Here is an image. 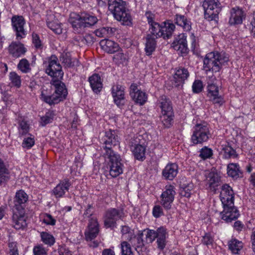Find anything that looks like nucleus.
Wrapping results in <instances>:
<instances>
[{"label":"nucleus","mask_w":255,"mask_h":255,"mask_svg":"<svg viewBox=\"0 0 255 255\" xmlns=\"http://www.w3.org/2000/svg\"><path fill=\"white\" fill-rule=\"evenodd\" d=\"M119 142L118 136L115 130H109L106 132L104 138L106 151L107 150L108 147H110L111 149L112 146L117 145L119 144Z\"/></svg>","instance_id":"nucleus-30"},{"label":"nucleus","mask_w":255,"mask_h":255,"mask_svg":"<svg viewBox=\"0 0 255 255\" xmlns=\"http://www.w3.org/2000/svg\"><path fill=\"white\" fill-rule=\"evenodd\" d=\"M69 22L72 25L74 30L77 32H80L79 29L83 28L82 14L79 15L77 13H71L69 18Z\"/></svg>","instance_id":"nucleus-34"},{"label":"nucleus","mask_w":255,"mask_h":255,"mask_svg":"<svg viewBox=\"0 0 255 255\" xmlns=\"http://www.w3.org/2000/svg\"><path fill=\"white\" fill-rule=\"evenodd\" d=\"M229 61V56L225 52H211L206 55L203 61V67L207 71L219 72Z\"/></svg>","instance_id":"nucleus-2"},{"label":"nucleus","mask_w":255,"mask_h":255,"mask_svg":"<svg viewBox=\"0 0 255 255\" xmlns=\"http://www.w3.org/2000/svg\"><path fill=\"white\" fill-rule=\"evenodd\" d=\"M46 73L53 78V80L61 79L63 76L62 67L55 56H52L48 61V65L45 70Z\"/></svg>","instance_id":"nucleus-12"},{"label":"nucleus","mask_w":255,"mask_h":255,"mask_svg":"<svg viewBox=\"0 0 255 255\" xmlns=\"http://www.w3.org/2000/svg\"><path fill=\"white\" fill-rule=\"evenodd\" d=\"M112 29L110 27H102L95 31L96 36L100 37H108L111 34Z\"/></svg>","instance_id":"nucleus-53"},{"label":"nucleus","mask_w":255,"mask_h":255,"mask_svg":"<svg viewBox=\"0 0 255 255\" xmlns=\"http://www.w3.org/2000/svg\"><path fill=\"white\" fill-rule=\"evenodd\" d=\"M156 45V42L154 37H151V35L148 34L146 36V41L145 43V51L146 54L148 56L151 55L155 50Z\"/></svg>","instance_id":"nucleus-40"},{"label":"nucleus","mask_w":255,"mask_h":255,"mask_svg":"<svg viewBox=\"0 0 255 255\" xmlns=\"http://www.w3.org/2000/svg\"><path fill=\"white\" fill-rule=\"evenodd\" d=\"M83 28L90 27L95 25L98 21L96 16L88 13L82 14Z\"/></svg>","instance_id":"nucleus-43"},{"label":"nucleus","mask_w":255,"mask_h":255,"mask_svg":"<svg viewBox=\"0 0 255 255\" xmlns=\"http://www.w3.org/2000/svg\"><path fill=\"white\" fill-rule=\"evenodd\" d=\"M43 222L47 225L54 226L56 220L50 214L46 213L43 215Z\"/></svg>","instance_id":"nucleus-60"},{"label":"nucleus","mask_w":255,"mask_h":255,"mask_svg":"<svg viewBox=\"0 0 255 255\" xmlns=\"http://www.w3.org/2000/svg\"><path fill=\"white\" fill-rule=\"evenodd\" d=\"M16 121L18 137L25 136L29 133L30 127L29 122L22 117H18Z\"/></svg>","instance_id":"nucleus-25"},{"label":"nucleus","mask_w":255,"mask_h":255,"mask_svg":"<svg viewBox=\"0 0 255 255\" xmlns=\"http://www.w3.org/2000/svg\"><path fill=\"white\" fill-rule=\"evenodd\" d=\"M235 194L232 188L228 184L222 185L220 194V200L223 206L234 204Z\"/></svg>","instance_id":"nucleus-15"},{"label":"nucleus","mask_w":255,"mask_h":255,"mask_svg":"<svg viewBox=\"0 0 255 255\" xmlns=\"http://www.w3.org/2000/svg\"><path fill=\"white\" fill-rule=\"evenodd\" d=\"M143 236V232H139L137 236H135L134 234L133 238L128 241L130 244L134 247L139 255H143L142 251L145 249L142 239Z\"/></svg>","instance_id":"nucleus-26"},{"label":"nucleus","mask_w":255,"mask_h":255,"mask_svg":"<svg viewBox=\"0 0 255 255\" xmlns=\"http://www.w3.org/2000/svg\"><path fill=\"white\" fill-rule=\"evenodd\" d=\"M175 26L170 20H166L162 24V37L164 39L169 38L175 30Z\"/></svg>","instance_id":"nucleus-38"},{"label":"nucleus","mask_w":255,"mask_h":255,"mask_svg":"<svg viewBox=\"0 0 255 255\" xmlns=\"http://www.w3.org/2000/svg\"><path fill=\"white\" fill-rule=\"evenodd\" d=\"M220 155L224 159L237 158L239 155L229 142H225L221 146Z\"/></svg>","instance_id":"nucleus-24"},{"label":"nucleus","mask_w":255,"mask_h":255,"mask_svg":"<svg viewBox=\"0 0 255 255\" xmlns=\"http://www.w3.org/2000/svg\"><path fill=\"white\" fill-rule=\"evenodd\" d=\"M178 172V167L176 164H168L162 170V175L166 179L172 180L176 176Z\"/></svg>","instance_id":"nucleus-32"},{"label":"nucleus","mask_w":255,"mask_h":255,"mask_svg":"<svg viewBox=\"0 0 255 255\" xmlns=\"http://www.w3.org/2000/svg\"><path fill=\"white\" fill-rule=\"evenodd\" d=\"M213 154V150L211 148L204 146L200 150L199 156L203 160H205L211 158Z\"/></svg>","instance_id":"nucleus-52"},{"label":"nucleus","mask_w":255,"mask_h":255,"mask_svg":"<svg viewBox=\"0 0 255 255\" xmlns=\"http://www.w3.org/2000/svg\"><path fill=\"white\" fill-rule=\"evenodd\" d=\"M192 91L194 93H199L203 89L202 82L200 80H195L192 84Z\"/></svg>","instance_id":"nucleus-58"},{"label":"nucleus","mask_w":255,"mask_h":255,"mask_svg":"<svg viewBox=\"0 0 255 255\" xmlns=\"http://www.w3.org/2000/svg\"><path fill=\"white\" fill-rule=\"evenodd\" d=\"M210 135L209 128L206 123L197 124L193 128L191 139L193 144H200L206 142Z\"/></svg>","instance_id":"nucleus-6"},{"label":"nucleus","mask_w":255,"mask_h":255,"mask_svg":"<svg viewBox=\"0 0 255 255\" xmlns=\"http://www.w3.org/2000/svg\"><path fill=\"white\" fill-rule=\"evenodd\" d=\"M40 237L41 241L45 245L49 246H52L55 243V239L52 235L51 234L46 232H42L40 233Z\"/></svg>","instance_id":"nucleus-47"},{"label":"nucleus","mask_w":255,"mask_h":255,"mask_svg":"<svg viewBox=\"0 0 255 255\" xmlns=\"http://www.w3.org/2000/svg\"><path fill=\"white\" fill-rule=\"evenodd\" d=\"M70 186L69 180L67 179H64L53 189L52 192L56 198H61L68 191Z\"/></svg>","instance_id":"nucleus-27"},{"label":"nucleus","mask_w":255,"mask_h":255,"mask_svg":"<svg viewBox=\"0 0 255 255\" xmlns=\"http://www.w3.org/2000/svg\"><path fill=\"white\" fill-rule=\"evenodd\" d=\"M100 44L105 51L109 53H114L118 51L120 49L119 44L114 41L109 39H103Z\"/></svg>","instance_id":"nucleus-33"},{"label":"nucleus","mask_w":255,"mask_h":255,"mask_svg":"<svg viewBox=\"0 0 255 255\" xmlns=\"http://www.w3.org/2000/svg\"><path fill=\"white\" fill-rule=\"evenodd\" d=\"M108 9L118 21L125 25L132 24V17L126 1L123 0H109Z\"/></svg>","instance_id":"nucleus-1"},{"label":"nucleus","mask_w":255,"mask_h":255,"mask_svg":"<svg viewBox=\"0 0 255 255\" xmlns=\"http://www.w3.org/2000/svg\"><path fill=\"white\" fill-rule=\"evenodd\" d=\"M28 217L26 211L13 210L11 225L16 230H25L27 227Z\"/></svg>","instance_id":"nucleus-10"},{"label":"nucleus","mask_w":255,"mask_h":255,"mask_svg":"<svg viewBox=\"0 0 255 255\" xmlns=\"http://www.w3.org/2000/svg\"><path fill=\"white\" fill-rule=\"evenodd\" d=\"M8 50L9 53L15 58L21 56L26 52V49L24 45L20 42H12L9 45Z\"/></svg>","instance_id":"nucleus-28"},{"label":"nucleus","mask_w":255,"mask_h":255,"mask_svg":"<svg viewBox=\"0 0 255 255\" xmlns=\"http://www.w3.org/2000/svg\"><path fill=\"white\" fill-rule=\"evenodd\" d=\"M9 79L12 85L16 87H19L21 85L20 77L15 72H10L9 74Z\"/></svg>","instance_id":"nucleus-54"},{"label":"nucleus","mask_w":255,"mask_h":255,"mask_svg":"<svg viewBox=\"0 0 255 255\" xmlns=\"http://www.w3.org/2000/svg\"><path fill=\"white\" fill-rule=\"evenodd\" d=\"M149 30L150 33L149 34L151 35V37H155L157 38L163 36V33L161 32L162 25H160L158 22L154 23L153 25L150 26Z\"/></svg>","instance_id":"nucleus-45"},{"label":"nucleus","mask_w":255,"mask_h":255,"mask_svg":"<svg viewBox=\"0 0 255 255\" xmlns=\"http://www.w3.org/2000/svg\"><path fill=\"white\" fill-rule=\"evenodd\" d=\"M9 179V171L3 160L0 158V185L5 183Z\"/></svg>","instance_id":"nucleus-42"},{"label":"nucleus","mask_w":255,"mask_h":255,"mask_svg":"<svg viewBox=\"0 0 255 255\" xmlns=\"http://www.w3.org/2000/svg\"><path fill=\"white\" fill-rule=\"evenodd\" d=\"M89 82L93 91L95 93H99L103 87L101 77L98 74H94L89 78Z\"/></svg>","instance_id":"nucleus-35"},{"label":"nucleus","mask_w":255,"mask_h":255,"mask_svg":"<svg viewBox=\"0 0 255 255\" xmlns=\"http://www.w3.org/2000/svg\"><path fill=\"white\" fill-rule=\"evenodd\" d=\"M174 20L175 23L182 27L184 31H189L191 30V22L185 16L177 14L175 16Z\"/></svg>","instance_id":"nucleus-36"},{"label":"nucleus","mask_w":255,"mask_h":255,"mask_svg":"<svg viewBox=\"0 0 255 255\" xmlns=\"http://www.w3.org/2000/svg\"><path fill=\"white\" fill-rule=\"evenodd\" d=\"M117 52L113 57V60L117 64H123L126 62L127 57L121 50Z\"/></svg>","instance_id":"nucleus-55"},{"label":"nucleus","mask_w":255,"mask_h":255,"mask_svg":"<svg viewBox=\"0 0 255 255\" xmlns=\"http://www.w3.org/2000/svg\"><path fill=\"white\" fill-rule=\"evenodd\" d=\"M159 235L157 238L156 243L157 244V247L160 250L164 249L166 245V238L167 235V232L166 229H161L159 230Z\"/></svg>","instance_id":"nucleus-44"},{"label":"nucleus","mask_w":255,"mask_h":255,"mask_svg":"<svg viewBox=\"0 0 255 255\" xmlns=\"http://www.w3.org/2000/svg\"><path fill=\"white\" fill-rule=\"evenodd\" d=\"M203 7L204 9V17L208 21L216 20L222 10L221 4L218 0H204Z\"/></svg>","instance_id":"nucleus-7"},{"label":"nucleus","mask_w":255,"mask_h":255,"mask_svg":"<svg viewBox=\"0 0 255 255\" xmlns=\"http://www.w3.org/2000/svg\"><path fill=\"white\" fill-rule=\"evenodd\" d=\"M9 255H19L18 249L15 242H11L8 244Z\"/></svg>","instance_id":"nucleus-63"},{"label":"nucleus","mask_w":255,"mask_h":255,"mask_svg":"<svg viewBox=\"0 0 255 255\" xmlns=\"http://www.w3.org/2000/svg\"><path fill=\"white\" fill-rule=\"evenodd\" d=\"M228 175L234 179H237L243 177V172L238 163H230L227 167Z\"/></svg>","instance_id":"nucleus-31"},{"label":"nucleus","mask_w":255,"mask_h":255,"mask_svg":"<svg viewBox=\"0 0 255 255\" xmlns=\"http://www.w3.org/2000/svg\"><path fill=\"white\" fill-rule=\"evenodd\" d=\"M205 176L206 186L211 190H216V188L219 185L221 181L220 174L217 171L212 170L210 171L206 172Z\"/></svg>","instance_id":"nucleus-17"},{"label":"nucleus","mask_w":255,"mask_h":255,"mask_svg":"<svg viewBox=\"0 0 255 255\" xmlns=\"http://www.w3.org/2000/svg\"><path fill=\"white\" fill-rule=\"evenodd\" d=\"M121 232L122 233V238L123 239L129 241L133 237V231L127 226L122 227Z\"/></svg>","instance_id":"nucleus-51"},{"label":"nucleus","mask_w":255,"mask_h":255,"mask_svg":"<svg viewBox=\"0 0 255 255\" xmlns=\"http://www.w3.org/2000/svg\"><path fill=\"white\" fill-rule=\"evenodd\" d=\"M28 136L25 137L21 143V146L23 148L27 149H30L35 144L34 136L31 134L28 133Z\"/></svg>","instance_id":"nucleus-46"},{"label":"nucleus","mask_w":255,"mask_h":255,"mask_svg":"<svg viewBox=\"0 0 255 255\" xmlns=\"http://www.w3.org/2000/svg\"><path fill=\"white\" fill-rule=\"evenodd\" d=\"M126 216L123 208H110L105 213L104 217V226L107 228H114L118 220H123Z\"/></svg>","instance_id":"nucleus-8"},{"label":"nucleus","mask_w":255,"mask_h":255,"mask_svg":"<svg viewBox=\"0 0 255 255\" xmlns=\"http://www.w3.org/2000/svg\"><path fill=\"white\" fill-rule=\"evenodd\" d=\"M60 61L66 67H71L78 65V61L76 58H72L71 53L64 51L60 57Z\"/></svg>","instance_id":"nucleus-37"},{"label":"nucleus","mask_w":255,"mask_h":255,"mask_svg":"<svg viewBox=\"0 0 255 255\" xmlns=\"http://www.w3.org/2000/svg\"><path fill=\"white\" fill-rule=\"evenodd\" d=\"M60 79L52 80V84L55 87V92L51 95H48L47 91L42 90L41 99L50 105L58 104L66 99L68 92L65 84L60 81Z\"/></svg>","instance_id":"nucleus-3"},{"label":"nucleus","mask_w":255,"mask_h":255,"mask_svg":"<svg viewBox=\"0 0 255 255\" xmlns=\"http://www.w3.org/2000/svg\"><path fill=\"white\" fill-rule=\"evenodd\" d=\"M152 215L154 218H158L164 215L162 207L159 205H155L152 211Z\"/></svg>","instance_id":"nucleus-59"},{"label":"nucleus","mask_w":255,"mask_h":255,"mask_svg":"<svg viewBox=\"0 0 255 255\" xmlns=\"http://www.w3.org/2000/svg\"><path fill=\"white\" fill-rule=\"evenodd\" d=\"M112 94L115 104L118 106L124 105L125 99V88L122 85L117 84L112 88Z\"/></svg>","instance_id":"nucleus-22"},{"label":"nucleus","mask_w":255,"mask_h":255,"mask_svg":"<svg viewBox=\"0 0 255 255\" xmlns=\"http://www.w3.org/2000/svg\"><path fill=\"white\" fill-rule=\"evenodd\" d=\"M193 184H188L181 190V194L182 196L189 197L191 194V192L193 190Z\"/></svg>","instance_id":"nucleus-61"},{"label":"nucleus","mask_w":255,"mask_h":255,"mask_svg":"<svg viewBox=\"0 0 255 255\" xmlns=\"http://www.w3.org/2000/svg\"><path fill=\"white\" fill-rule=\"evenodd\" d=\"M106 154L108 155L107 169L110 175L114 178L117 177L123 173L124 164L122 163L121 158L119 154L107 147Z\"/></svg>","instance_id":"nucleus-4"},{"label":"nucleus","mask_w":255,"mask_h":255,"mask_svg":"<svg viewBox=\"0 0 255 255\" xmlns=\"http://www.w3.org/2000/svg\"><path fill=\"white\" fill-rule=\"evenodd\" d=\"M176 194L175 187L171 184L166 185L160 195V204L166 210L171 209Z\"/></svg>","instance_id":"nucleus-11"},{"label":"nucleus","mask_w":255,"mask_h":255,"mask_svg":"<svg viewBox=\"0 0 255 255\" xmlns=\"http://www.w3.org/2000/svg\"><path fill=\"white\" fill-rule=\"evenodd\" d=\"M229 249L234 254H239L243 247V243L237 239H232L228 242Z\"/></svg>","instance_id":"nucleus-41"},{"label":"nucleus","mask_w":255,"mask_h":255,"mask_svg":"<svg viewBox=\"0 0 255 255\" xmlns=\"http://www.w3.org/2000/svg\"><path fill=\"white\" fill-rule=\"evenodd\" d=\"M47 26L52 30L55 33L60 34L62 32L61 24L55 21H47Z\"/></svg>","instance_id":"nucleus-50"},{"label":"nucleus","mask_w":255,"mask_h":255,"mask_svg":"<svg viewBox=\"0 0 255 255\" xmlns=\"http://www.w3.org/2000/svg\"><path fill=\"white\" fill-rule=\"evenodd\" d=\"M190 75L189 72L185 67H179L175 69L173 76L174 81L176 83V86H179L184 83L188 79Z\"/></svg>","instance_id":"nucleus-23"},{"label":"nucleus","mask_w":255,"mask_h":255,"mask_svg":"<svg viewBox=\"0 0 255 255\" xmlns=\"http://www.w3.org/2000/svg\"><path fill=\"white\" fill-rule=\"evenodd\" d=\"M186 38L187 35L185 33L179 34L172 43L174 49L182 54L187 53L188 48Z\"/></svg>","instance_id":"nucleus-20"},{"label":"nucleus","mask_w":255,"mask_h":255,"mask_svg":"<svg viewBox=\"0 0 255 255\" xmlns=\"http://www.w3.org/2000/svg\"><path fill=\"white\" fill-rule=\"evenodd\" d=\"M99 232V225L96 217H92L89 221L88 226L85 232L86 241H91L95 239Z\"/></svg>","instance_id":"nucleus-16"},{"label":"nucleus","mask_w":255,"mask_h":255,"mask_svg":"<svg viewBox=\"0 0 255 255\" xmlns=\"http://www.w3.org/2000/svg\"><path fill=\"white\" fill-rule=\"evenodd\" d=\"M129 94L134 102L140 105H143L147 100V95L139 90L135 84L130 85Z\"/></svg>","instance_id":"nucleus-19"},{"label":"nucleus","mask_w":255,"mask_h":255,"mask_svg":"<svg viewBox=\"0 0 255 255\" xmlns=\"http://www.w3.org/2000/svg\"><path fill=\"white\" fill-rule=\"evenodd\" d=\"M17 68L23 73H27L31 71L29 62L25 58L20 60L17 65Z\"/></svg>","instance_id":"nucleus-49"},{"label":"nucleus","mask_w":255,"mask_h":255,"mask_svg":"<svg viewBox=\"0 0 255 255\" xmlns=\"http://www.w3.org/2000/svg\"><path fill=\"white\" fill-rule=\"evenodd\" d=\"M202 243L208 247L212 246L214 243V236L210 233H206L202 238Z\"/></svg>","instance_id":"nucleus-56"},{"label":"nucleus","mask_w":255,"mask_h":255,"mask_svg":"<svg viewBox=\"0 0 255 255\" xmlns=\"http://www.w3.org/2000/svg\"><path fill=\"white\" fill-rule=\"evenodd\" d=\"M223 207V211L221 212V217L222 219L226 222H231L239 217V212L234 204H233V206L224 205Z\"/></svg>","instance_id":"nucleus-18"},{"label":"nucleus","mask_w":255,"mask_h":255,"mask_svg":"<svg viewBox=\"0 0 255 255\" xmlns=\"http://www.w3.org/2000/svg\"><path fill=\"white\" fill-rule=\"evenodd\" d=\"M11 26L15 32V35L17 40L25 37L26 31L24 28L25 21L22 15H14L11 18Z\"/></svg>","instance_id":"nucleus-13"},{"label":"nucleus","mask_w":255,"mask_h":255,"mask_svg":"<svg viewBox=\"0 0 255 255\" xmlns=\"http://www.w3.org/2000/svg\"><path fill=\"white\" fill-rule=\"evenodd\" d=\"M164 228V227H160L156 230L149 229L144 230L142 232L145 233L146 242L147 243H152L159 235V230Z\"/></svg>","instance_id":"nucleus-39"},{"label":"nucleus","mask_w":255,"mask_h":255,"mask_svg":"<svg viewBox=\"0 0 255 255\" xmlns=\"http://www.w3.org/2000/svg\"><path fill=\"white\" fill-rule=\"evenodd\" d=\"M121 249L123 255H133L130 245L127 241L122 242Z\"/></svg>","instance_id":"nucleus-57"},{"label":"nucleus","mask_w":255,"mask_h":255,"mask_svg":"<svg viewBox=\"0 0 255 255\" xmlns=\"http://www.w3.org/2000/svg\"><path fill=\"white\" fill-rule=\"evenodd\" d=\"M28 199L27 194L22 190L17 191L14 198V210H24Z\"/></svg>","instance_id":"nucleus-21"},{"label":"nucleus","mask_w":255,"mask_h":255,"mask_svg":"<svg viewBox=\"0 0 255 255\" xmlns=\"http://www.w3.org/2000/svg\"><path fill=\"white\" fill-rule=\"evenodd\" d=\"M55 114L53 111H48L45 115L41 117V125L42 126H45L46 125L52 123Z\"/></svg>","instance_id":"nucleus-48"},{"label":"nucleus","mask_w":255,"mask_h":255,"mask_svg":"<svg viewBox=\"0 0 255 255\" xmlns=\"http://www.w3.org/2000/svg\"><path fill=\"white\" fill-rule=\"evenodd\" d=\"M207 97L213 104H217L220 106L224 104V97L220 94L219 87L214 81H210L207 82Z\"/></svg>","instance_id":"nucleus-9"},{"label":"nucleus","mask_w":255,"mask_h":255,"mask_svg":"<svg viewBox=\"0 0 255 255\" xmlns=\"http://www.w3.org/2000/svg\"><path fill=\"white\" fill-rule=\"evenodd\" d=\"M158 104L161 109L160 120L165 127H169L174 117L171 102L166 96H162L158 99Z\"/></svg>","instance_id":"nucleus-5"},{"label":"nucleus","mask_w":255,"mask_h":255,"mask_svg":"<svg viewBox=\"0 0 255 255\" xmlns=\"http://www.w3.org/2000/svg\"><path fill=\"white\" fill-rule=\"evenodd\" d=\"M140 135H136V139L135 140L134 144L135 146L132 149V152L136 159L138 160L143 161L145 159V146L139 144L137 143L139 142ZM132 143H134L133 142H131Z\"/></svg>","instance_id":"nucleus-29"},{"label":"nucleus","mask_w":255,"mask_h":255,"mask_svg":"<svg viewBox=\"0 0 255 255\" xmlns=\"http://www.w3.org/2000/svg\"><path fill=\"white\" fill-rule=\"evenodd\" d=\"M34 255H46V252L43 247L38 246L35 247L33 249Z\"/></svg>","instance_id":"nucleus-64"},{"label":"nucleus","mask_w":255,"mask_h":255,"mask_svg":"<svg viewBox=\"0 0 255 255\" xmlns=\"http://www.w3.org/2000/svg\"><path fill=\"white\" fill-rule=\"evenodd\" d=\"M230 15L229 24L230 25L242 24L246 17V12L239 6L232 8L230 11Z\"/></svg>","instance_id":"nucleus-14"},{"label":"nucleus","mask_w":255,"mask_h":255,"mask_svg":"<svg viewBox=\"0 0 255 255\" xmlns=\"http://www.w3.org/2000/svg\"><path fill=\"white\" fill-rule=\"evenodd\" d=\"M32 43L36 49L41 48L42 47L41 41L37 34L33 33L32 34Z\"/></svg>","instance_id":"nucleus-62"}]
</instances>
